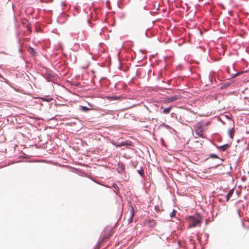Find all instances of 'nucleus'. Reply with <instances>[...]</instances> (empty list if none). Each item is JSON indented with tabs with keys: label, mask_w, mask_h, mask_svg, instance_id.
I'll list each match as a JSON object with an SVG mask.
<instances>
[{
	"label": "nucleus",
	"mask_w": 249,
	"mask_h": 249,
	"mask_svg": "<svg viewBox=\"0 0 249 249\" xmlns=\"http://www.w3.org/2000/svg\"><path fill=\"white\" fill-rule=\"evenodd\" d=\"M190 228H195L200 227L202 217L198 214H196L194 215L189 216L188 218Z\"/></svg>",
	"instance_id": "1"
},
{
	"label": "nucleus",
	"mask_w": 249,
	"mask_h": 249,
	"mask_svg": "<svg viewBox=\"0 0 249 249\" xmlns=\"http://www.w3.org/2000/svg\"><path fill=\"white\" fill-rule=\"evenodd\" d=\"M190 241L191 244H193V245H195V241H194V240H193V239H190Z\"/></svg>",
	"instance_id": "16"
},
{
	"label": "nucleus",
	"mask_w": 249,
	"mask_h": 249,
	"mask_svg": "<svg viewBox=\"0 0 249 249\" xmlns=\"http://www.w3.org/2000/svg\"><path fill=\"white\" fill-rule=\"evenodd\" d=\"M138 172L142 177H143L144 176V172L142 169L138 170Z\"/></svg>",
	"instance_id": "13"
},
{
	"label": "nucleus",
	"mask_w": 249,
	"mask_h": 249,
	"mask_svg": "<svg viewBox=\"0 0 249 249\" xmlns=\"http://www.w3.org/2000/svg\"><path fill=\"white\" fill-rule=\"evenodd\" d=\"M128 210L129 211V214L127 218V221L128 223H130L132 222L134 215V209L132 205H130Z\"/></svg>",
	"instance_id": "3"
},
{
	"label": "nucleus",
	"mask_w": 249,
	"mask_h": 249,
	"mask_svg": "<svg viewBox=\"0 0 249 249\" xmlns=\"http://www.w3.org/2000/svg\"><path fill=\"white\" fill-rule=\"evenodd\" d=\"M117 147H121L122 146H124L127 145V142H123L120 143H114Z\"/></svg>",
	"instance_id": "9"
},
{
	"label": "nucleus",
	"mask_w": 249,
	"mask_h": 249,
	"mask_svg": "<svg viewBox=\"0 0 249 249\" xmlns=\"http://www.w3.org/2000/svg\"><path fill=\"white\" fill-rule=\"evenodd\" d=\"M52 99L50 98L49 100H47V101H50V100H51Z\"/></svg>",
	"instance_id": "18"
},
{
	"label": "nucleus",
	"mask_w": 249,
	"mask_h": 249,
	"mask_svg": "<svg viewBox=\"0 0 249 249\" xmlns=\"http://www.w3.org/2000/svg\"><path fill=\"white\" fill-rule=\"evenodd\" d=\"M229 145L228 144H224V145H223L220 146L219 147V148H220L221 150H222V151H225L227 149H228V148H229Z\"/></svg>",
	"instance_id": "10"
},
{
	"label": "nucleus",
	"mask_w": 249,
	"mask_h": 249,
	"mask_svg": "<svg viewBox=\"0 0 249 249\" xmlns=\"http://www.w3.org/2000/svg\"><path fill=\"white\" fill-rule=\"evenodd\" d=\"M172 107L171 106L168 108H165V109H164L163 112L164 114H168L170 112V111H171V110L172 109Z\"/></svg>",
	"instance_id": "11"
},
{
	"label": "nucleus",
	"mask_w": 249,
	"mask_h": 249,
	"mask_svg": "<svg viewBox=\"0 0 249 249\" xmlns=\"http://www.w3.org/2000/svg\"><path fill=\"white\" fill-rule=\"evenodd\" d=\"M29 51H30V53H32V54H34L35 53L34 50L32 48H30Z\"/></svg>",
	"instance_id": "15"
},
{
	"label": "nucleus",
	"mask_w": 249,
	"mask_h": 249,
	"mask_svg": "<svg viewBox=\"0 0 249 249\" xmlns=\"http://www.w3.org/2000/svg\"><path fill=\"white\" fill-rule=\"evenodd\" d=\"M107 98L110 101H113L121 99V96H108Z\"/></svg>",
	"instance_id": "7"
},
{
	"label": "nucleus",
	"mask_w": 249,
	"mask_h": 249,
	"mask_svg": "<svg viewBox=\"0 0 249 249\" xmlns=\"http://www.w3.org/2000/svg\"><path fill=\"white\" fill-rule=\"evenodd\" d=\"M145 223L150 227H154L156 225V222L153 220H147Z\"/></svg>",
	"instance_id": "5"
},
{
	"label": "nucleus",
	"mask_w": 249,
	"mask_h": 249,
	"mask_svg": "<svg viewBox=\"0 0 249 249\" xmlns=\"http://www.w3.org/2000/svg\"><path fill=\"white\" fill-rule=\"evenodd\" d=\"M203 127L201 123H197L196 126V132L197 135L202 136L203 134Z\"/></svg>",
	"instance_id": "2"
},
{
	"label": "nucleus",
	"mask_w": 249,
	"mask_h": 249,
	"mask_svg": "<svg viewBox=\"0 0 249 249\" xmlns=\"http://www.w3.org/2000/svg\"><path fill=\"white\" fill-rule=\"evenodd\" d=\"M211 157H213V158H217V155H216L215 154H212L211 155Z\"/></svg>",
	"instance_id": "17"
},
{
	"label": "nucleus",
	"mask_w": 249,
	"mask_h": 249,
	"mask_svg": "<svg viewBox=\"0 0 249 249\" xmlns=\"http://www.w3.org/2000/svg\"><path fill=\"white\" fill-rule=\"evenodd\" d=\"M181 96L180 95H176L173 96L166 98L165 101L166 103H170L173 101L181 99Z\"/></svg>",
	"instance_id": "4"
},
{
	"label": "nucleus",
	"mask_w": 249,
	"mask_h": 249,
	"mask_svg": "<svg viewBox=\"0 0 249 249\" xmlns=\"http://www.w3.org/2000/svg\"><path fill=\"white\" fill-rule=\"evenodd\" d=\"M233 192H234L233 190L231 189V190H230L229 192H228V193L226 196V199H227V201L229 200V199L231 198V197L233 195Z\"/></svg>",
	"instance_id": "8"
},
{
	"label": "nucleus",
	"mask_w": 249,
	"mask_h": 249,
	"mask_svg": "<svg viewBox=\"0 0 249 249\" xmlns=\"http://www.w3.org/2000/svg\"><path fill=\"white\" fill-rule=\"evenodd\" d=\"M81 108H82V110L83 111H87L90 109L89 108H88L87 107H83V106H82Z\"/></svg>",
	"instance_id": "14"
},
{
	"label": "nucleus",
	"mask_w": 249,
	"mask_h": 249,
	"mask_svg": "<svg viewBox=\"0 0 249 249\" xmlns=\"http://www.w3.org/2000/svg\"><path fill=\"white\" fill-rule=\"evenodd\" d=\"M176 211H175V210H174L173 211V212L171 213L170 214V216L171 217H175L176 214Z\"/></svg>",
	"instance_id": "12"
},
{
	"label": "nucleus",
	"mask_w": 249,
	"mask_h": 249,
	"mask_svg": "<svg viewBox=\"0 0 249 249\" xmlns=\"http://www.w3.org/2000/svg\"><path fill=\"white\" fill-rule=\"evenodd\" d=\"M234 132H235V130H234V127H233L231 129H230L229 130H228V134L229 135L230 138L231 139H233V137H234Z\"/></svg>",
	"instance_id": "6"
}]
</instances>
